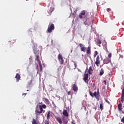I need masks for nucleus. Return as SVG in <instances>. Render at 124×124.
<instances>
[{"label": "nucleus", "mask_w": 124, "mask_h": 124, "mask_svg": "<svg viewBox=\"0 0 124 124\" xmlns=\"http://www.w3.org/2000/svg\"><path fill=\"white\" fill-rule=\"evenodd\" d=\"M98 54V52H97V51H95L94 54L93 55L94 58H95L96 56H97V54Z\"/></svg>", "instance_id": "obj_26"}, {"label": "nucleus", "mask_w": 124, "mask_h": 124, "mask_svg": "<svg viewBox=\"0 0 124 124\" xmlns=\"http://www.w3.org/2000/svg\"><path fill=\"white\" fill-rule=\"evenodd\" d=\"M95 63L98 65V64H100V58L99 57V55H98L96 58V61Z\"/></svg>", "instance_id": "obj_8"}, {"label": "nucleus", "mask_w": 124, "mask_h": 124, "mask_svg": "<svg viewBox=\"0 0 124 124\" xmlns=\"http://www.w3.org/2000/svg\"><path fill=\"white\" fill-rule=\"evenodd\" d=\"M96 44H97V45H98L100 47L101 46L100 45L101 44V40L99 39H97L96 42Z\"/></svg>", "instance_id": "obj_14"}, {"label": "nucleus", "mask_w": 124, "mask_h": 124, "mask_svg": "<svg viewBox=\"0 0 124 124\" xmlns=\"http://www.w3.org/2000/svg\"><path fill=\"white\" fill-rule=\"evenodd\" d=\"M93 87H94V83H93Z\"/></svg>", "instance_id": "obj_42"}, {"label": "nucleus", "mask_w": 124, "mask_h": 124, "mask_svg": "<svg viewBox=\"0 0 124 124\" xmlns=\"http://www.w3.org/2000/svg\"><path fill=\"white\" fill-rule=\"evenodd\" d=\"M89 93L91 96H92V97H93V94L90 91H89Z\"/></svg>", "instance_id": "obj_27"}, {"label": "nucleus", "mask_w": 124, "mask_h": 124, "mask_svg": "<svg viewBox=\"0 0 124 124\" xmlns=\"http://www.w3.org/2000/svg\"><path fill=\"white\" fill-rule=\"evenodd\" d=\"M103 46H105V47L107 49V42L104 41L103 42Z\"/></svg>", "instance_id": "obj_22"}, {"label": "nucleus", "mask_w": 124, "mask_h": 124, "mask_svg": "<svg viewBox=\"0 0 124 124\" xmlns=\"http://www.w3.org/2000/svg\"><path fill=\"white\" fill-rule=\"evenodd\" d=\"M111 62V59L110 58H106L104 60V63L108 64Z\"/></svg>", "instance_id": "obj_10"}, {"label": "nucleus", "mask_w": 124, "mask_h": 124, "mask_svg": "<svg viewBox=\"0 0 124 124\" xmlns=\"http://www.w3.org/2000/svg\"><path fill=\"white\" fill-rule=\"evenodd\" d=\"M92 72H93V68H92V66H90L88 70V73L91 75L92 74Z\"/></svg>", "instance_id": "obj_18"}, {"label": "nucleus", "mask_w": 124, "mask_h": 124, "mask_svg": "<svg viewBox=\"0 0 124 124\" xmlns=\"http://www.w3.org/2000/svg\"><path fill=\"white\" fill-rule=\"evenodd\" d=\"M39 122L36 120L35 119H33L32 122V124H39Z\"/></svg>", "instance_id": "obj_17"}, {"label": "nucleus", "mask_w": 124, "mask_h": 124, "mask_svg": "<svg viewBox=\"0 0 124 124\" xmlns=\"http://www.w3.org/2000/svg\"><path fill=\"white\" fill-rule=\"evenodd\" d=\"M50 114H51V111H47V114L46 115L47 120H49L50 119Z\"/></svg>", "instance_id": "obj_19"}, {"label": "nucleus", "mask_w": 124, "mask_h": 124, "mask_svg": "<svg viewBox=\"0 0 124 124\" xmlns=\"http://www.w3.org/2000/svg\"><path fill=\"white\" fill-rule=\"evenodd\" d=\"M75 15V14L74 13L72 14V16H73V17H74Z\"/></svg>", "instance_id": "obj_38"}, {"label": "nucleus", "mask_w": 124, "mask_h": 124, "mask_svg": "<svg viewBox=\"0 0 124 124\" xmlns=\"http://www.w3.org/2000/svg\"><path fill=\"white\" fill-rule=\"evenodd\" d=\"M121 122H122V123H123V124H124V116L123 118L121 119Z\"/></svg>", "instance_id": "obj_31"}, {"label": "nucleus", "mask_w": 124, "mask_h": 124, "mask_svg": "<svg viewBox=\"0 0 124 124\" xmlns=\"http://www.w3.org/2000/svg\"><path fill=\"white\" fill-rule=\"evenodd\" d=\"M105 101L107 102V103H108V104H110V102L108 101V100H106Z\"/></svg>", "instance_id": "obj_35"}, {"label": "nucleus", "mask_w": 124, "mask_h": 124, "mask_svg": "<svg viewBox=\"0 0 124 124\" xmlns=\"http://www.w3.org/2000/svg\"><path fill=\"white\" fill-rule=\"evenodd\" d=\"M74 64L75 66V68H76V67H77V64H76V62H74Z\"/></svg>", "instance_id": "obj_32"}, {"label": "nucleus", "mask_w": 124, "mask_h": 124, "mask_svg": "<svg viewBox=\"0 0 124 124\" xmlns=\"http://www.w3.org/2000/svg\"><path fill=\"white\" fill-rule=\"evenodd\" d=\"M86 15V11L85 10L82 11L78 15L79 19H83V16Z\"/></svg>", "instance_id": "obj_5"}, {"label": "nucleus", "mask_w": 124, "mask_h": 124, "mask_svg": "<svg viewBox=\"0 0 124 124\" xmlns=\"http://www.w3.org/2000/svg\"><path fill=\"white\" fill-rule=\"evenodd\" d=\"M26 94H27V93H23V94H22V95H26Z\"/></svg>", "instance_id": "obj_41"}, {"label": "nucleus", "mask_w": 124, "mask_h": 124, "mask_svg": "<svg viewBox=\"0 0 124 124\" xmlns=\"http://www.w3.org/2000/svg\"><path fill=\"white\" fill-rule=\"evenodd\" d=\"M87 124H90V123H88Z\"/></svg>", "instance_id": "obj_45"}, {"label": "nucleus", "mask_w": 124, "mask_h": 124, "mask_svg": "<svg viewBox=\"0 0 124 124\" xmlns=\"http://www.w3.org/2000/svg\"><path fill=\"white\" fill-rule=\"evenodd\" d=\"M63 123L64 124H67V123H68V121H67V120H63Z\"/></svg>", "instance_id": "obj_30"}, {"label": "nucleus", "mask_w": 124, "mask_h": 124, "mask_svg": "<svg viewBox=\"0 0 124 124\" xmlns=\"http://www.w3.org/2000/svg\"><path fill=\"white\" fill-rule=\"evenodd\" d=\"M27 92H29V90H27Z\"/></svg>", "instance_id": "obj_44"}, {"label": "nucleus", "mask_w": 124, "mask_h": 124, "mask_svg": "<svg viewBox=\"0 0 124 124\" xmlns=\"http://www.w3.org/2000/svg\"><path fill=\"white\" fill-rule=\"evenodd\" d=\"M20 78L21 76L19 75V74L17 73L15 77V78L16 79L17 82H19V81H20Z\"/></svg>", "instance_id": "obj_12"}, {"label": "nucleus", "mask_w": 124, "mask_h": 124, "mask_svg": "<svg viewBox=\"0 0 124 124\" xmlns=\"http://www.w3.org/2000/svg\"><path fill=\"white\" fill-rule=\"evenodd\" d=\"M84 110H85V111H87V108L85 107L84 108Z\"/></svg>", "instance_id": "obj_40"}, {"label": "nucleus", "mask_w": 124, "mask_h": 124, "mask_svg": "<svg viewBox=\"0 0 124 124\" xmlns=\"http://www.w3.org/2000/svg\"><path fill=\"white\" fill-rule=\"evenodd\" d=\"M104 74V70L103 68H101L99 73V76H102Z\"/></svg>", "instance_id": "obj_16"}, {"label": "nucleus", "mask_w": 124, "mask_h": 124, "mask_svg": "<svg viewBox=\"0 0 124 124\" xmlns=\"http://www.w3.org/2000/svg\"><path fill=\"white\" fill-rule=\"evenodd\" d=\"M62 114L65 117H68V112H67V110L66 109H65L63 111Z\"/></svg>", "instance_id": "obj_13"}, {"label": "nucleus", "mask_w": 124, "mask_h": 124, "mask_svg": "<svg viewBox=\"0 0 124 124\" xmlns=\"http://www.w3.org/2000/svg\"><path fill=\"white\" fill-rule=\"evenodd\" d=\"M35 61H37V62H39V63L40 62H40V60H39V56H38V55H36L35 56Z\"/></svg>", "instance_id": "obj_20"}, {"label": "nucleus", "mask_w": 124, "mask_h": 124, "mask_svg": "<svg viewBox=\"0 0 124 124\" xmlns=\"http://www.w3.org/2000/svg\"><path fill=\"white\" fill-rule=\"evenodd\" d=\"M71 124H76L75 121H74L73 120V121H72V122H71Z\"/></svg>", "instance_id": "obj_36"}, {"label": "nucleus", "mask_w": 124, "mask_h": 124, "mask_svg": "<svg viewBox=\"0 0 124 124\" xmlns=\"http://www.w3.org/2000/svg\"><path fill=\"white\" fill-rule=\"evenodd\" d=\"M107 10L108 12H109L111 11V9H110V8H108V9H107Z\"/></svg>", "instance_id": "obj_34"}, {"label": "nucleus", "mask_w": 124, "mask_h": 124, "mask_svg": "<svg viewBox=\"0 0 124 124\" xmlns=\"http://www.w3.org/2000/svg\"><path fill=\"white\" fill-rule=\"evenodd\" d=\"M108 59H111L112 58V54L111 53H109L108 55Z\"/></svg>", "instance_id": "obj_29"}, {"label": "nucleus", "mask_w": 124, "mask_h": 124, "mask_svg": "<svg viewBox=\"0 0 124 124\" xmlns=\"http://www.w3.org/2000/svg\"><path fill=\"white\" fill-rule=\"evenodd\" d=\"M58 59L61 64H63V62H64V60H63V58H62V54L60 53L58 56Z\"/></svg>", "instance_id": "obj_4"}, {"label": "nucleus", "mask_w": 124, "mask_h": 124, "mask_svg": "<svg viewBox=\"0 0 124 124\" xmlns=\"http://www.w3.org/2000/svg\"><path fill=\"white\" fill-rule=\"evenodd\" d=\"M88 78H89V74H85L83 78V80L85 83H87V84H88V83L89 82V80L88 79Z\"/></svg>", "instance_id": "obj_6"}, {"label": "nucleus", "mask_w": 124, "mask_h": 124, "mask_svg": "<svg viewBox=\"0 0 124 124\" xmlns=\"http://www.w3.org/2000/svg\"><path fill=\"white\" fill-rule=\"evenodd\" d=\"M93 96H94L96 99H98L99 98V91L96 93L95 92L93 94Z\"/></svg>", "instance_id": "obj_7"}, {"label": "nucleus", "mask_w": 124, "mask_h": 124, "mask_svg": "<svg viewBox=\"0 0 124 124\" xmlns=\"http://www.w3.org/2000/svg\"><path fill=\"white\" fill-rule=\"evenodd\" d=\"M71 94V92H70V91H69V92L67 93L68 95H70Z\"/></svg>", "instance_id": "obj_33"}, {"label": "nucleus", "mask_w": 124, "mask_h": 124, "mask_svg": "<svg viewBox=\"0 0 124 124\" xmlns=\"http://www.w3.org/2000/svg\"><path fill=\"white\" fill-rule=\"evenodd\" d=\"M39 65L40 66V72H42L43 69H42V64H41V62L39 63Z\"/></svg>", "instance_id": "obj_23"}, {"label": "nucleus", "mask_w": 124, "mask_h": 124, "mask_svg": "<svg viewBox=\"0 0 124 124\" xmlns=\"http://www.w3.org/2000/svg\"><path fill=\"white\" fill-rule=\"evenodd\" d=\"M39 108H38V105H37L35 108V115L36 117L40 116V114H42V113L43 112V109H46V108H47V106L45 104L39 105Z\"/></svg>", "instance_id": "obj_1"}, {"label": "nucleus", "mask_w": 124, "mask_h": 124, "mask_svg": "<svg viewBox=\"0 0 124 124\" xmlns=\"http://www.w3.org/2000/svg\"><path fill=\"white\" fill-rule=\"evenodd\" d=\"M50 121L48 120H45V124H49Z\"/></svg>", "instance_id": "obj_28"}, {"label": "nucleus", "mask_w": 124, "mask_h": 124, "mask_svg": "<svg viewBox=\"0 0 124 124\" xmlns=\"http://www.w3.org/2000/svg\"><path fill=\"white\" fill-rule=\"evenodd\" d=\"M100 109L102 111V110H103L104 108H103V104H102V102H101V103L100 105Z\"/></svg>", "instance_id": "obj_24"}, {"label": "nucleus", "mask_w": 124, "mask_h": 124, "mask_svg": "<svg viewBox=\"0 0 124 124\" xmlns=\"http://www.w3.org/2000/svg\"><path fill=\"white\" fill-rule=\"evenodd\" d=\"M37 66H37V68H38Z\"/></svg>", "instance_id": "obj_46"}, {"label": "nucleus", "mask_w": 124, "mask_h": 124, "mask_svg": "<svg viewBox=\"0 0 124 124\" xmlns=\"http://www.w3.org/2000/svg\"><path fill=\"white\" fill-rule=\"evenodd\" d=\"M120 58H121L122 59H123V58H124V56H123V55H121V54H120Z\"/></svg>", "instance_id": "obj_37"}, {"label": "nucleus", "mask_w": 124, "mask_h": 124, "mask_svg": "<svg viewBox=\"0 0 124 124\" xmlns=\"http://www.w3.org/2000/svg\"><path fill=\"white\" fill-rule=\"evenodd\" d=\"M72 89H73V91H74V92H75L76 93L78 92V86H77V85L76 84H74L73 85Z\"/></svg>", "instance_id": "obj_9"}, {"label": "nucleus", "mask_w": 124, "mask_h": 124, "mask_svg": "<svg viewBox=\"0 0 124 124\" xmlns=\"http://www.w3.org/2000/svg\"><path fill=\"white\" fill-rule=\"evenodd\" d=\"M55 30V25L53 24H51L48 27L47 31L48 33H51L52 31Z\"/></svg>", "instance_id": "obj_3"}, {"label": "nucleus", "mask_w": 124, "mask_h": 124, "mask_svg": "<svg viewBox=\"0 0 124 124\" xmlns=\"http://www.w3.org/2000/svg\"><path fill=\"white\" fill-rule=\"evenodd\" d=\"M121 99V102H122V103L124 102V88L122 90V91Z\"/></svg>", "instance_id": "obj_11"}, {"label": "nucleus", "mask_w": 124, "mask_h": 124, "mask_svg": "<svg viewBox=\"0 0 124 124\" xmlns=\"http://www.w3.org/2000/svg\"><path fill=\"white\" fill-rule=\"evenodd\" d=\"M54 10H53V8L51 7L50 10L48 11V13L50 14V13H52L53 12Z\"/></svg>", "instance_id": "obj_25"}, {"label": "nucleus", "mask_w": 124, "mask_h": 124, "mask_svg": "<svg viewBox=\"0 0 124 124\" xmlns=\"http://www.w3.org/2000/svg\"><path fill=\"white\" fill-rule=\"evenodd\" d=\"M40 104H42V102H41V103H40Z\"/></svg>", "instance_id": "obj_43"}, {"label": "nucleus", "mask_w": 124, "mask_h": 124, "mask_svg": "<svg viewBox=\"0 0 124 124\" xmlns=\"http://www.w3.org/2000/svg\"><path fill=\"white\" fill-rule=\"evenodd\" d=\"M44 100L45 101V102L46 103V104H50V101H49V99L44 98Z\"/></svg>", "instance_id": "obj_21"}, {"label": "nucleus", "mask_w": 124, "mask_h": 124, "mask_svg": "<svg viewBox=\"0 0 124 124\" xmlns=\"http://www.w3.org/2000/svg\"><path fill=\"white\" fill-rule=\"evenodd\" d=\"M56 120L60 124H62V119L61 118V117H57Z\"/></svg>", "instance_id": "obj_15"}, {"label": "nucleus", "mask_w": 124, "mask_h": 124, "mask_svg": "<svg viewBox=\"0 0 124 124\" xmlns=\"http://www.w3.org/2000/svg\"><path fill=\"white\" fill-rule=\"evenodd\" d=\"M104 83H105V85H106V80H104Z\"/></svg>", "instance_id": "obj_39"}, {"label": "nucleus", "mask_w": 124, "mask_h": 124, "mask_svg": "<svg viewBox=\"0 0 124 124\" xmlns=\"http://www.w3.org/2000/svg\"><path fill=\"white\" fill-rule=\"evenodd\" d=\"M79 46L80 47V51L81 52H86L87 55H91L92 54V49L91 46H88L87 48L83 44H79Z\"/></svg>", "instance_id": "obj_2"}]
</instances>
